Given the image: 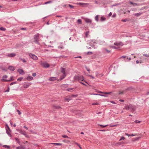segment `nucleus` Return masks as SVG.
Here are the masks:
<instances>
[{"mask_svg":"<svg viewBox=\"0 0 149 149\" xmlns=\"http://www.w3.org/2000/svg\"><path fill=\"white\" fill-rule=\"evenodd\" d=\"M17 111L18 112V115H20L21 114V112L18 110H17Z\"/></svg>","mask_w":149,"mask_h":149,"instance_id":"5fc2aeb1","label":"nucleus"},{"mask_svg":"<svg viewBox=\"0 0 149 149\" xmlns=\"http://www.w3.org/2000/svg\"><path fill=\"white\" fill-rule=\"evenodd\" d=\"M5 127L6 129H7V130H8L9 131H10V129L9 128V127L8 126V125L7 124H6V125Z\"/></svg>","mask_w":149,"mask_h":149,"instance_id":"2f4dec72","label":"nucleus"},{"mask_svg":"<svg viewBox=\"0 0 149 149\" xmlns=\"http://www.w3.org/2000/svg\"><path fill=\"white\" fill-rule=\"evenodd\" d=\"M116 13H114L113 14V15H112V17H114L116 16Z\"/></svg>","mask_w":149,"mask_h":149,"instance_id":"603ef678","label":"nucleus"},{"mask_svg":"<svg viewBox=\"0 0 149 149\" xmlns=\"http://www.w3.org/2000/svg\"><path fill=\"white\" fill-rule=\"evenodd\" d=\"M15 139L18 142H19V139L18 138H16Z\"/></svg>","mask_w":149,"mask_h":149,"instance_id":"69168bd1","label":"nucleus"},{"mask_svg":"<svg viewBox=\"0 0 149 149\" xmlns=\"http://www.w3.org/2000/svg\"><path fill=\"white\" fill-rule=\"evenodd\" d=\"M29 56L33 59L36 60L38 59V58L36 56L33 54L29 53Z\"/></svg>","mask_w":149,"mask_h":149,"instance_id":"7ed1b4c3","label":"nucleus"},{"mask_svg":"<svg viewBox=\"0 0 149 149\" xmlns=\"http://www.w3.org/2000/svg\"><path fill=\"white\" fill-rule=\"evenodd\" d=\"M25 147L23 146H20L16 147V149H25Z\"/></svg>","mask_w":149,"mask_h":149,"instance_id":"412c9836","label":"nucleus"},{"mask_svg":"<svg viewBox=\"0 0 149 149\" xmlns=\"http://www.w3.org/2000/svg\"><path fill=\"white\" fill-rule=\"evenodd\" d=\"M142 14V13L140 12L139 13H136L134 14V15L136 16H139L141 15Z\"/></svg>","mask_w":149,"mask_h":149,"instance_id":"4be33fe9","label":"nucleus"},{"mask_svg":"<svg viewBox=\"0 0 149 149\" xmlns=\"http://www.w3.org/2000/svg\"><path fill=\"white\" fill-rule=\"evenodd\" d=\"M53 2L52 1L50 0L46 2H45L44 3V4H47L49 3H51Z\"/></svg>","mask_w":149,"mask_h":149,"instance_id":"c85d7f7f","label":"nucleus"},{"mask_svg":"<svg viewBox=\"0 0 149 149\" xmlns=\"http://www.w3.org/2000/svg\"><path fill=\"white\" fill-rule=\"evenodd\" d=\"M135 107L131 104L129 106H125V107L123 109L124 110H130L132 112H133L135 110Z\"/></svg>","mask_w":149,"mask_h":149,"instance_id":"f257e3e1","label":"nucleus"},{"mask_svg":"<svg viewBox=\"0 0 149 149\" xmlns=\"http://www.w3.org/2000/svg\"><path fill=\"white\" fill-rule=\"evenodd\" d=\"M86 70H87V71H88L89 72V73H90V69L86 67Z\"/></svg>","mask_w":149,"mask_h":149,"instance_id":"6e6d98bb","label":"nucleus"},{"mask_svg":"<svg viewBox=\"0 0 149 149\" xmlns=\"http://www.w3.org/2000/svg\"><path fill=\"white\" fill-rule=\"evenodd\" d=\"M68 6L71 8L73 9L74 8V6L68 4Z\"/></svg>","mask_w":149,"mask_h":149,"instance_id":"37998d69","label":"nucleus"},{"mask_svg":"<svg viewBox=\"0 0 149 149\" xmlns=\"http://www.w3.org/2000/svg\"><path fill=\"white\" fill-rule=\"evenodd\" d=\"M79 83L85 86H87V85L86 84L81 81H79Z\"/></svg>","mask_w":149,"mask_h":149,"instance_id":"4d7b16f0","label":"nucleus"},{"mask_svg":"<svg viewBox=\"0 0 149 149\" xmlns=\"http://www.w3.org/2000/svg\"><path fill=\"white\" fill-rule=\"evenodd\" d=\"M7 76L6 75H3L2 77V79H1V81L3 82H8L11 81V79H6L7 78Z\"/></svg>","mask_w":149,"mask_h":149,"instance_id":"20e7f679","label":"nucleus"},{"mask_svg":"<svg viewBox=\"0 0 149 149\" xmlns=\"http://www.w3.org/2000/svg\"><path fill=\"white\" fill-rule=\"evenodd\" d=\"M137 134H131V135H130V136H136L137 135Z\"/></svg>","mask_w":149,"mask_h":149,"instance_id":"13d9d810","label":"nucleus"},{"mask_svg":"<svg viewBox=\"0 0 149 149\" xmlns=\"http://www.w3.org/2000/svg\"><path fill=\"white\" fill-rule=\"evenodd\" d=\"M34 42L35 43L38 44V45H40V43L39 42V41H37H37H36V42Z\"/></svg>","mask_w":149,"mask_h":149,"instance_id":"052dcab7","label":"nucleus"},{"mask_svg":"<svg viewBox=\"0 0 149 149\" xmlns=\"http://www.w3.org/2000/svg\"><path fill=\"white\" fill-rule=\"evenodd\" d=\"M33 77L31 76H28L26 78L27 80L28 81H31L33 80Z\"/></svg>","mask_w":149,"mask_h":149,"instance_id":"dca6fc26","label":"nucleus"},{"mask_svg":"<svg viewBox=\"0 0 149 149\" xmlns=\"http://www.w3.org/2000/svg\"><path fill=\"white\" fill-rule=\"evenodd\" d=\"M74 58H81L82 57L81 56H76L74 57Z\"/></svg>","mask_w":149,"mask_h":149,"instance_id":"680f3d73","label":"nucleus"},{"mask_svg":"<svg viewBox=\"0 0 149 149\" xmlns=\"http://www.w3.org/2000/svg\"><path fill=\"white\" fill-rule=\"evenodd\" d=\"M2 146L5 148H6L7 149H10V146H9L6 145H4Z\"/></svg>","mask_w":149,"mask_h":149,"instance_id":"bb28decb","label":"nucleus"},{"mask_svg":"<svg viewBox=\"0 0 149 149\" xmlns=\"http://www.w3.org/2000/svg\"><path fill=\"white\" fill-rule=\"evenodd\" d=\"M8 69L11 71H13L15 70V68L12 66H9L8 67Z\"/></svg>","mask_w":149,"mask_h":149,"instance_id":"9b49d317","label":"nucleus"},{"mask_svg":"<svg viewBox=\"0 0 149 149\" xmlns=\"http://www.w3.org/2000/svg\"><path fill=\"white\" fill-rule=\"evenodd\" d=\"M61 72L64 75H65V68L61 67Z\"/></svg>","mask_w":149,"mask_h":149,"instance_id":"6ab92c4d","label":"nucleus"},{"mask_svg":"<svg viewBox=\"0 0 149 149\" xmlns=\"http://www.w3.org/2000/svg\"><path fill=\"white\" fill-rule=\"evenodd\" d=\"M77 23L78 24H81L82 22H81V20L80 19H78L77 21Z\"/></svg>","mask_w":149,"mask_h":149,"instance_id":"72a5a7b5","label":"nucleus"},{"mask_svg":"<svg viewBox=\"0 0 149 149\" xmlns=\"http://www.w3.org/2000/svg\"><path fill=\"white\" fill-rule=\"evenodd\" d=\"M0 30L2 31H5L6 30V29L3 27H0Z\"/></svg>","mask_w":149,"mask_h":149,"instance_id":"c9c22d12","label":"nucleus"},{"mask_svg":"<svg viewBox=\"0 0 149 149\" xmlns=\"http://www.w3.org/2000/svg\"><path fill=\"white\" fill-rule=\"evenodd\" d=\"M17 83V82L16 81H15V82H11V83H10V86H12V85H13L14 84H16Z\"/></svg>","mask_w":149,"mask_h":149,"instance_id":"4c0bfd02","label":"nucleus"},{"mask_svg":"<svg viewBox=\"0 0 149 149\" xmlns=\"http://www.w3.org/2000/svg\"><path fill=\"white\" fill-rule=\"evenodd\" d=\"M90 45L94 49L96 48V47L95 46L93 45H92V44H90Z\"/></svg>","mask_w":149,"mask_h":149,"instance_id":"c03bdc74","label":"nucleus"},{"mask_svg":"<svg viewBox=\"0 0 149 149\" xmlns=\"http://www.w3.org/2000/svg\"><path fill=\"white\" fill-rule=\"evenodd\" d=\"M20 59L21 61H22L24 63H26V61L24 58H20Z\"/></svg>","mask_w":149,"mask_h":149,"instance_id":"79ce46f5","label":"nucleus"},{"mask_svg":"<svg viewBox=\"0 0 149 149\" xmlns=\"http://www.w3.org/2000/svg\"><path fill=\"white\" fill-rule=\"evenodd\" d=\"M9 90H10L9 87H8L7 89L4 92H9Z\"/></svg>","mask_w":149,"mask_h":149,"instance_id":"3c124183","label":"nucleus"},{"mask_svg":"<svg viewBox=\"0 0 149 149\" xmlns=\"http://www.w3.org/2000/svg\"><path fill=\"white\" fill-rule=\"evenodd\" d=\"M62 137L64 138H67L68 139H70V138L67 135H62Z\"/></svg>","mask_w":149,"mask_h":149,"instance_id":"473e14b6","label":"nucleus"},{"mask_svg":"<svg viewBox=\"0 0 149 149\" xmlns=\"http://www.w3.org/2000/svg\"><path fill=\"white\" fill-rule=\"evenodd\" d=\"M92 104L93 105H99V102H94V103H92Z\"/></svg>","mask_w":149,"mask_h":149,"instance_id":"58836bf2","label":"nucleus"},{"mask_svg":"<svg viewBox=\"0 0 149 149\" xmlns=\"http://www.w3.org/2000/svg\"><path fill=\"white\" fill-rule=\"evenodd\" d=\"M93 54V52H87V54L88 55H90Z\"/></svg>","mask_w":149,"mask_h":149,"instance_id":"49530a36","label":"nucleus"},{"mask_svg":"<svg viewBox=\"0 0 149 149\" xmlns=\"http://www.w3.org/2000/svg\"><path fill=\"white\" fill-rule=\"evenodd\" d=\"M88 76L91 77L92 79H94L95 78V77L93 76L92 75H88Z\"/></svg>","mask_w":149,"mask_h":149,"instance_id":"338daca9","label":"nucleus"},{"mask_svg":"<svg viewBox=\"0 0 149 149\" xmlns=\"http://www.w3.org/2000/svg\"><path fill=\"white\" fill-rule=\"evenodd\" d=\"M106 20V18L103 17H101L100 19V21L101 22H103L104 21Z\"/></svg>","mask_w":149,"mask_h":149,"instance_id":"393cba45","label":"nucleus"},{"mask_svg":"<svg viewBox=\"0 0 149 149\" xmlns=\"http://www.w3.org/2000/svg\"><path fill=\"white\" fill-rule=\"evenodd\" d=\"M128 3H130V4L132 5L133 6H138L139 5L136 3H133L132 2H128Z\"/></svg>","mask_w":149,"mask_h":149,"instance_id":"a211bd4d","label":"nucleus"},{"mask_svg":"<svg viewBox=\"0 0 149 149\" xmlns=\"http://www.w3.org/2000/svg\"><path fill=\"white\" fill-rule=\"evenodd\" d=\"M77 4L80 5V6H86L88 5V3H81V2H79V3H77Z\"/></svg>","mask_w":149,"mask_h":149,"instance_id":"ddd939ff","label":"nucleus"},{"mask_svg":"<svg viewBox=\"0 0 149 149\" xmlns=\"http://www.w3.org/2000/svg\"><path fill=\"white\" fill-rule=\"evenodd\" d=\"M140 138V137H137L135 139H133V140L134 141H135L136 140H138Z\"/></svg>","mask_w":149,"mask_h":149,"instance_id":"09e8293b","label":"nucleus"},{"mask_svg":"<svg viewBox=\"0 0 149 149\" xmlns=\"http://www.w3.org/2000/svg\"><path fill=\"white\" fill-rule=\"evenodd\" d=\"M112 13L111 12H110L109 13L108 15L109 17H110L112 15Z\"/></svg>","mask_w":149,"mask_h":149,"instance_id":"e2e57ef3","label":"nucleus"},{"mask_svg":"<svg viewBox=\"0 0 149 149\" xmlns=\"http://www.w3.org/2000/svg\"><path fill=\"white\" fill-rule=\"evenodd\" d=\"M72 100V97L70 96H68L65 98V101L69 102L70 101Z\"/></svg>","mask_w":149,"mask_h":149,"instance_id":"9d476101","label":"nucleus"},{"mask_svg":"<svg viewBox=\"0 0 149 149\" xmlns=\"http://www.w3.org/2000/svg\"><path fill=\"white\" fill-rule=\"evenodd\" d=\"M39 34L37 33L35 34L34 36V42L37 41H39Z\"/></svg>","mask_w":149,"mask_h":149,"instance_id":"0eeeda50","label":"nucleus"},{"mask_svg":"<svg viewBox=\"0 0 149 149\" xmlns=\"http://www.w3.org/2000/svg\"><path fill=\"white\" fill-rule=\"evenodd\" d=\"M99 16V15H97L95 16V20H96L97 22H98L99 21V19L98 18Z\"/></svg>","mask_w":149,"mask_h":149,"instance_id":"a878e982","label":"nucleus"},{"mask_svg":"<svg viewBox=\"0 0 149 149\" xmlns=\"http://www.w3.org/2000/svg\"><path fill=\"white\" fill-rule=\"evenodd\" d=\"M113 67L114 68H115V66H113V65H111L109 68V70H111L112 69V68Z\"/></svg>","mask_w":149,"mask_h":149,"instance_id":"e433bc0d","label":"nucleus"},{"mask_svg":"<svg viewBox=\"0 0 149 149\" xmlns=\"http://www.w3.org/2000/svg\"><path fill=\"white\" fill-rule=\"evenodd\" d=\"M74 88H68L67 89V91H70V92H71V91H74V90H74Z\"/></svg>","mask_w":149,"mask_h":149,"instance_id":"5701e85b","label":"nucleus"},{"mask_svg":"<svg viewBox=\"0 0 149 149\" xmlns=\"http://www.w3.org/2000/svg\"><path fill=\"white\" fill-rule=\"evenodd\" d=\"M105 50H106V52L108 53H109L110 52V51L106 49H105Z\"/></svg>","mask_w":149,"mask_h":149,"instance_id":"774afa93","label":"nucleus"},{"mask_svg":"<svg viewBox=\"0 0 149 149\" xmlns=\"http://www.w3.org/2000/svg\"><path fill=\"white\" fill-rule=\"evenodd\" d=\"M98 125L100 126L101 127H102V128L105 127L107 126L108 125H100V124H98Z\"/></svg>","mask_w":149,"mask_h":149,"instance_id":"f704fd0d","label":"nucleus"},{"mask_svg":"<svg viewBox=\"0 0 149 149\" xmlns=\"http://www.w3.org/2000/svg\"><path fill=\"white\" fill-rule=\"evenodd\" d=\"M32 75L33 77H35L36 75V73H33L32 74Z\"/></svg>","mask_w":149,"mask_h":149,"instance_id":"bf43d9fd","label":"nucleus"},{"mask_svg":"<svg viewBox=\"0 0 149 149\" xmlns=\"http://www.w3.org/2000/svg\"><path fill=\"white\" fill-rule=\"evenodd\" d=\"M143 56H145L147 57H149V54H143Z\"/></svg>","mask_w":149,"mask_h":149,"instance_id":"de8ad7c7","label":"nucleus"},{"mask_svg":"<svg viewBox=\"0 0 149 149\" xmlns=\"http://www.w3.org/2000/svg\"><path fill=\"white\" fill-rule=\"evenodd\" d=\"M57 79V78L56 77H50L49 80L50 81H54L56 80Z\"/></svg>","mask_w":149,"mask_h":149,"instance_id":"f3484780","label":"nucleus"},{"mask_svg":"<svg viewBox=\"0 0 149 149\" xmlns=\"http://www.w3.org/2000/svg\"><path fill=\"white\" fill-rule=\"evenodd\" d=\"M58 48L61 49H63V47L62 45L58 47Z\"/></svg>","mask_w":149,"mask_h":149,"instance_id":"864d4df0","label":"nucleus"},{"mask_svg":"<svg viewBox=\"0 0 149 149\" xmlns=\"http://www.w3.org/2000/svg\"><path fill=\"white\" fill-rule=\"evenodd\" d=\"M18 72L21 74H24V72L23 70L22 69H19L18 70Z\"/></svg>","mask_w":149,"mask_h":149,"instance_id":"2eb2a0df","label":"nucleus"},{"mask_svg":"<svg viewBox=\"0 0 149 149\" xmlns=\"http://www.w3.org/2000/svg\"><path fill=\"white\" fill-rule=\"evenodd\" d=\"M65 76H66V75L63 74V75L61 76L60 77V79H58V80L59 81V80H60V81H61V80H62L63 79H64L65 78Z\"/></svg>","mask_w":149,"mask_h":149,"instance_id":"aec40b11","label":"nucleus"},{"mask_svg":"<svg viewBox=\"0 0 149 149\" xmlns=\"http://www.w3.org/2000/svg\"><path fill=\"white\" fill-rule=\"evenodd\" d=\"M62 141L65 143H67L68 142H69V141L68 140L66 139L63 140Z\"/></svg>","mask_w":149,"mask_h":149,"instance_id":"a18cd8bd","label":"nucleus"},{"mask_svg":"<svg viewBox=\"0 0 149 149\" xmlns=\"http://www.w3.org/2000/svg\"><path fill=\"white\" fill-rule=\"evenodd\" d=\"M17 130L19 131V132L22 134L24 135L25 137H27L28 135H27L26 134V132L25 131H23L22 130Z\"/></svg>","mask_w":149,"mask_h":149,"instance_id":"1a4fd4ad","label":"nucleus"},{"mask_svg":"<svg viewBox=\"0 0 149 149\" xmlns=\"http://www.w3.org/2000/svg\"><path fill=\"white\" fill-rule=\"evenodd\" d=\"M16 55L14 53H11L7 55V56L8 57H13Z\"/></svg>","mask_w":149,"mask_h":149,"instance_id":"4468645a","label":"nucleus"},{"mask_svg":"<svg viewBox=\"0 0 149 149\" xmlns=\"http://www.w3.org/2000/svg\"><path fill=\"white\" fill-rule=\"evenodd\" d=\"M41 65L45 68H47L49 67V65L46 62L42 63Z\"/></svg>","mask_w":149,"mask_h":149,"instance_id":"423d86ee","label":"nucleus"},{"mask_svg":"<svg viewBox=\"0 0 149 149\" xmlns=\"http://www.w3.org/2000/svg\"><path fill=\"white\" fill-rule=\"evenodd\" d=\"M95 43V44H96L97 42L96 41V40H92L90 42V44H92V43Z\"/></svg>","mask_w":149,"mask_h":149,"instance_id":"c756f323","label":"nucleus"},{"mask_svg":"<svg viewBox=\"0 0 149 149\" xmlns=\"http://www.w3.org/2000/svg\"><path fill=\"white\" fill-rule=\"evenodd\" d=\"M112 93V92H104V94H111Z\"/></svg>","mask_w":149,"mask_h":149,"instance_id":"8fccbe9b","label":"nucleus"},{"mask_svg":"<svg viewBox=\"0 0 149 149\" xmlns=\"http://www.w3.org/2000/svg\"><path fill=\"white\" fill-rule=\"evenodd\" d=\"M135 122L136 123H139L140 122V121L138 120H136L135 121Z\"/></svg>","mask_w":149,"mask_h":149,"instance_id":"0e129e2a","label":"nucleus"},{"mask_svg":"<svg viewBox=\"0 0 149 149\" xmlns=\"http://www.w3.org/2000/svg\"><path fill=\"white\" fill-rule=\"evenodd\" d=\"M110 47H112V48L114 49H117L118 47H116L114 46H110Z\"/></svg>","mask_w":149,"mask_h":149,"instance_id":"ea45409f","label":"nucleus"},{"mask_svg":"<svg viewBox=\"0 0 149 149\" xmlns=\"http://www.w3.org/2000/svg\"><path fill=\"white\" fill-rule=\"evenodd\" d=\"M85 22L87 24H91L92 20L88 18H85L84 19Z\"/></svg>","mask_w":149,"mask_h":149,"instance_id":"6e6552de","label":"nucleus"},{"mask_svg":"<svg viewBox=\"0 0 149 149\" xmlns=\"http://www.w3.org/2000/svg\"><path fill=\"white\" fill-rule=\"evenodd\" d=\"M121 43V42H116L114 43V45H120Z\"/></svg>","mask_w":149,"mask_h":149,"instance_id":"cd10ccee","label":"nucleus"},{"mask_svg":"<svg viewBox=\"0 0 149 149\" xmlns=\"http://www.w3.org/2000/svg\"><path fill=\"white\" fill-rule=\"evenodd\" d=\"M23 78L22 77H21L17 79V81H21L22 80Z\"/></svg>","mask_w":149,"mask_h":149,"instance_id":"a19ab883","label":"nucleus"},{"mask_svg":"<svg viewBox=\"0 0 149 149\" xmlns=\"http://www.w3.org/2000/svg\"><path fill=\"white\" fill-rule=\"evenodd\" d=\"M123 58L124 59V60H125L126 61H128L129 60H130L131 59V58H128V57H126V56H122V59Z\"/></svg>","mask_w":149,"mask_h":149,"instance_id":"f8f14e48","label":"nucleus"},{"mask_svg":"<svg viewBox=\"0 0 149 149\" xmlns=\"http://www.w3.org/2000/svg\"><path fill=\"white\" fill-rule=\"evenodd\" d=\"M53 144L55 145L56 146H61L62 145V144L61 143H52Z\"/></svg>","mask_w":149,"mask_h":149,"instance_id":"7c9ffc66","label":"nucleus"},{"mask_svg":"<svg viewBox=\"0 0 149 149\" xmlns=\"http://www.w3.org/2000/svg\"><path fill=\"white\" fill-rule=\"evenodd\" d=\"M31 84V83L28 82H25L23 85V87L24 88H28Z\"/></svg>","mask_w":149,"mask_h":149,"instance_id":"39448f33","label":"nucleus"},{"mask_svg":"<svg viewBox=\"0 0 149 149\" xmlns=\"http://www.w3.org/2000/svg\"><path fill=\"white\" fill-rule=\"evenodd\" d=\"M73 79L75 80H77L79 81H84L88 84V82L84 80V78L83 76H81L79 75H75Z\"/></svg>","mask_w":149,"mask_h":149,"instance_id":"f03ea898","label":"nucleus"},{"mask_svg":"<svg viewBox=\"0 0 149 149\" xmlns=\"http://www.w3.org/2000/svg\"><path fill=\"white\" fill-rule=\"evenodd\" d=\"M6 133L8 135V136L10 137L12 136L11 135L9 132L8 131V130H7V129H6Z\"/></svg>","mask_w":149,"mask_h":149,"instance_id":"b1692460","label":"nucleus"}]
</instances>
